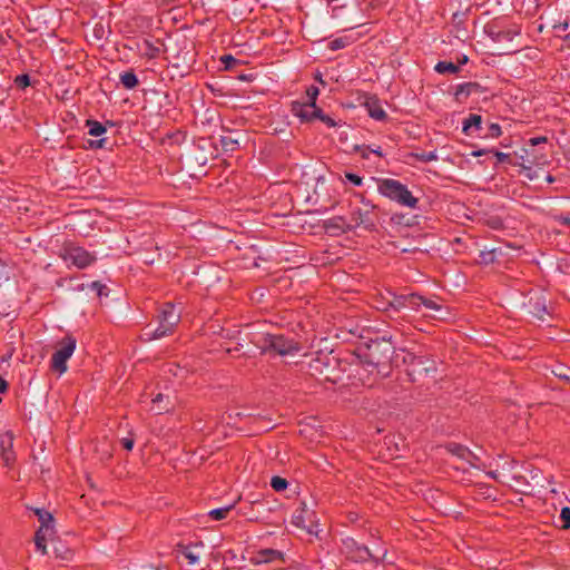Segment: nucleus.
<instances>
[{
	"label": "nucleus",
	"instance_id": "f257e3e1",
	"mask_svg": "<svg viewBox=\"0 0 570 570\" xmlns=\"http://www.w3.org/2000/svg\"><path fill=\"white\" fill-rule=\"evenodd\" d=\"M250 342L261 350L262 354L287 356L294 355L301 351L298 342L283 334L263 333L252 337Z\"/></svg>",
	"mask_w": 570,
	"mask_h": 570
},
{
	"label": "nucleus",
	"instance_id": "f03ea898",
	"mask_svg": "<svg viewBox=\"0 0 570 570\" xmlns=\"http://www.w3.org/2000/svg\"><path fill=\"white\" fill-rule=\"evenodd\" d=\"M158 326L155 330L147 327L144 335L146 340H159L171 335L180 322V313L173 303H164L157 314Z\"/></svg>",
	"mask_w": 570,
	"mask_h": 570
},
{
	"label": "nucleus",
	"instance_id": "7ed1b4c3",
	"mask_svg": "<svg viewBox=\"0 0 570 570\" xmlns=\"http://www.w3.org/2000/svg\"><path fill=\"white\" fill-rule=\"evenodd\" d=\"M341 551L347 560L361 564L362 570L376 569L381 561L366 546L358 543L351 537L342 539Z\"/></svg>",
	"mask_w": 570,
	"mask_h": 570
},
{
	"label": "nucleus",
	"instance_id": "20e7f679",
	"mask_svg": "<svg viewBox=\"0 0 570 570\" xmlns=\"http://www.w3.org/2000/svg\"><path fill=\"white\" fill-rule=\"evenodd\" d=\"M377 189L381 195L395 202L400 206L415 208L419 198L407 189V187L400 183V180H377Z\"/></svg>",
	"mask_w": 570,
	"mask_h": 570
},
{
	"label": "nucleus",
	"instance_id": "39448f33",
	"mask_svg": "<svg viewBox=\"0 0 570 570\" xmlns=\"http://www.w3.org/2000/svg\"><path fill=\"white\" fill-rule=\"evenodd\" d=\"M394 346L392 345V336L389 340L382 337V342H372L367 347V362L375 366H387L392 357Z\"/></svg>",
	"mask_w": 570,
	"mask_h": 570
},
{
	"label": "nucleus",
	"instance_id": "423d86ee",
	"mask_svg": "<svg viewBox=\"0 0 570 570\" xmlns=\"http://www.w3.org/2000/svg\"><path fill=\"white\" fill-rule=\"evenodd\" d=\"M77 341L72 336H65L59 343L56 352L51 356V370L63 374L68 366L67 362L76 350Z\"/></svg>",
	"mask_w": 570,
	"mask_h": 570
},
{
	"label": "nucleus",
	"instance_id": "0eeeda50",
	"mask_svg": "<svg viewBox=\"0 0 570 570\" xmlns=\"http://www.w3.org/2000/svg\"><path fill=\"white\" fill-rule=\"evenodd\" d=\"M548 139L544 136L533 137L528 140L525 147L522 148L521 155L519 156L520 161H515L514 165H519L524 169H531L533 165H540L544 163V155L535 151V147L541 144H547Z\"/></svg>",
	"mask_w": 570,
	"mask_h": 570
},
{
	"label": "nucleus",
	"instance_id": "6e6552de",
	"mask_svg": "<svg viewBox=\"0 0 570 570\" xmlns=\"http://www.w3.org/2000/svg\"><path fill=\"white\" fill-rule=\"evenodd\" d=\"M61 257L67 264L78 268H86L96 261V256L80 246L66 245L62 248Z\"/></svg>",
	"mask_w": 570,
	"mask_h": 570
},
{
	"label": "nucleus",
	"instance_id": "1a4fd4ad",
	"mask_svg": "<svg viewBox=\"0 0 570 570\" xmlns=\"http://www.w3.org/2000/svg\"><path fill=\"white\" fill-rule=\"evenodd\" d=\"M292 112L303 122H311L321 115V108L314 102H298L292 105Z\"/></svg>",
	"mask_w": 570,
	"mask_h": 570
},
{
	"label": "nucleus",
	"instance_id": "9d476101",
	"mask_svg": "<svg viewBox=\"0 0 570 570\" xmlns=\"http://www.w3.org/2000/svg\"><path fill=\"white\" fill-rule=\"evenodd\" d=\"M446 450L458 456L459 459L468 462L473 468H481V459L474 454L469 448L458 444V443H449L446 445Z\"/></svg>",
	"mask_w": 570,
	"mask_h": 570
},
{
	"label": "nucleus",
	"instance_id": "9b49d317",
	"mask_svg": "<svg viewBox=\"0 0 570 570\" xmlns=\"http://www.w3.org/2000/svg\"><path fill=\"white\" fill-rule=\"evenodd\" d=\"M323 227L332 236L342 235L353 229V226L342 216L331 217L323 222Z\"/></svg>",
	"mask_w": 570,
	"mask_h": 570
},
{
	"label": "nucleus",
	"instance_id": "f8f14e48",
	"mask_svg": "<svg viewBox=\"0 0 570 570\" xmlns=\"http://www.w3.org/2000/svg\"><path fill=\"white\" fill-rule=\"evenodd\" d=\"M313 512L306 509V504L302 503L299 508L295 510L292 515V523L301 529L306 530L308 533H313Z\"/></svg>",
	"mask_w": 570,
	"mask_h": 570
},
{
	"label": "nucleus",
	"instance_id": "ddd939ff",
	"mask_svg": "<svg viewBox=\"0 0 570 570\" xmlns=\"http://www.w3.org/2000/svg\"><path fill=\"white\" fill-rule=\"evenodd\" d=\"M0 454L6 465H10L14 461L13 434L9 431L0 436Z\"/></svg>",
	"mask_w": 570,
	"mask_h": 570
},
{
	"label": "nucleus",
	"instance_id": "4468645a",
	"mask_svg": "<svg viewBox=\"0 0 570 570\" xmlns=\"http://www.w3.org/2000/svg\"><path fill=\"white\" fill-rule=\"evenodd\" d=\"M204 543L203 541H197L189 544L178 543L177 544V551L181 553L187 560L190 566L198 563L199 561V552L197 550L203 549Z\"/></svg>",
	"mask_w": 570,
	"mask_h": 570
},
{
	"label": "nucleus",
	"instance_id": "2eb2a0df",
	"mask_svg": "<svg viewBox=\"0 0 570 570\" xmlns=\"http://www.w3.org/2000/svg\"><path fill=\"white\" fill-rule=\"evenodd\" d=\"M353 228L363 226L366 230H373L376 227L375 219L372 217L371 212L356 210L352 213L351 222Z\"/></svg>",
	"mask_w": 570,
	"mask_h": 570
},
{
	"label": "nucleus",
	"instance_id": "dca6fc26",
	"mask_svg": "<svg viewBox=\"0 0 570 570\" xmlns=\"http://www.w3.org/2000/svg\"><path fill=\"white\" fill-rule=\"evenodd\" d=\"M484 91V88L478 82H464L456 87L454 97L455 100L462 102V97L466 98L471 95H479Z\"/></svg>",
	"mask_w": 570,
	"mask_h": 570
},
{
	"label": "nucleus",
	"instance_id": "f3484780",
	"mask_svg": "<svg viewBox=\"0 0 570 570\" xmlns=\"http://www.w3.org/2000/svg\"><path fill=\"white\" fill-rule=\"evenodd\" d=\"M391 299H386V302H382L380 305H377V308L382 311H400L404 307H406L407 303V295H395L390 293Z\"/></svg>",
	"mask_w": 570,
	"mask_h": 570
},
{
	"label": "nucleus",
	"instance_id": "a211bd4d",
	"mask_svg": "<svg viewBox=\"0 0 570 570\" xmlns=\"http://www.w3.org/2000/svg\"><path fill=\"white\" fill-rule=\"evenodd\" d=\"M368 115L375 120L386 119V112L383 110L380 101L375 97H368L364 104Z\"/></svg>",
	"mask_w": 570,
	"mask_h": 570
},
{
	"label": "nucleus",
	"instance_id": "6ab92c4d",
	"mask_svg": "<svg viewBox=\"0 0 570 570\" xmlns=\"http://www.w3.org/2000/svg\"><path fill=\"white\" fill-rule=\"evenodd\" d=\"M171 403L169 401V396L168 395H164L163 393H158L154 399H153V411L156 413V414H161V413H165V412H168L170 409H171Z\"/></svg>",
	"mask_w": 570,
	"mask_h": 570
},
{
	"label": "nucleus",
	"instance_id": "aec40b11",
	"mask_svg": "<svg viewBox=\"0 0 570 570\" xmlns=\"http://www.w3.org/2000/svg\"><path fill=\"white\" fill-rule=\"evenodd\" d=\"M482 125V117L476 114H470L469 117L463 121V132L470 135V129L480 130Z\"/></svg>",
	"mask_w": 570,
	"mask_h": 570
},
{
	"label": "nucleus",
	"instance_id": "412c9836",
	"mask_svg": "<svg viewBox=\"0 0 570 570\" xmlns=\"http://www.w3.org/2000/svg\"><path fill=\"white\" fill-rule=\"evenodd\" d=\"M35 514L38 517L40 527H46L53 530L55 519L52 514L46 509L36 508L33 509Z\"/></svg>",
	"mask_w": 570,
	"mask_h": 570
},
{
	"label": "nucleus",
	"instance_id": "4be33fe9",
	"mask_svg": "<svg viewBox=\"0 0 570 570\" xmlns=\"http://www.w3.org/2000/svg\"><path fill=\"white\" fill-rule=\"evenodd\" d=\"M258 562H273L283 559V553L274 549H265L258 553Z\"/></svg>",
	"mask_w": 570,
	"mask_h": 570
},
{
	"label": "nucleus",
	"instance_id": "5701e85b",
	"mask_svg": "<svg viewBox=\"0 0 570 570\" xmlns=\"http://www.w3.org/2000/svg\"><path fill=\"white\" fill-rule=\"evenodd\" d=\"M53 553L56 558L61 559L63 561H70L73 557L72 550L61 543H57L53 546Z\"/></svg>",
	"mask_w": 570,
	"mask_h": 570
},
{
	"label": "nucleus",
	"instance_id": "b1692460",
	"mask_svg": "<svg viewBox=\"0 0 570 570\" xmlns=\"http://www.w3.org/2000/svg\"><path fill=\"white\" fill-rule=\"evenodd\" d=\"M219 144L224 151H235L239 145V139L232 136H222Z\"/></svg>",
	"mask_w": 570,
	"mask_h": 570
},
{
	"label": "nucleus",
	"instance_id": "393cba45",
	"mask_svg": "<svg viewBox=\"0 0 570 570\" xmlns=\"http://www.w3.org/2000/svg\"><path fill=\"white\" fill-rule=\"evenodd\" d=\"M120 82L126 89H132L138 85V79L134 71H126L120 75Z\"/></svg>",
	"mask_w": 570,
	"mask_h": 570
},
{
	"label": "nucleus",
	"instance_id": "a878e982",
	"mask_svg": "<svg viewBox=\"0 0 570 570\" xmlns=\"http://www.w3.org/2000/svg\"><path fill=\"white\" fill-rule=\"evenodd\" d=\"M86 126L90 136L99 137L106 132V127L97 120H87Z\"/></svg>",
	"mask_w": 570,
	"mask_h": 570
},
{
	"label": "nucleus",
	"instance_id": "bb28decb",
	"mask_svg": "<svg viewBox=\"0 0 570 570\" xmlns=\"http://www.w3.org/2000/svg\"><path fill=\"white\" fill-rule=\"evenodd\" d=\"M435 70L439 73H445V72L456 73L460 70V67H459V65H455L451 61H440L436 63Z\"/></svg>",
	"mask_w": 570,
	"mask_h": 570
},
{
	"label": "nucleus",
	"instance_id": "cd10ccee",
	"mask_svg": "<svg viewBox=\"0 0 570 570\" xmlns=\"http://www.w3.org/2000/svg\"><path fill=\"white\" fill-rule=\"evenodd\" d=\"M232 509H233L232 504L223 507V508L213 509L208 512V517L212 518L213 520H217V521L224 520L227 518V515Z\"/></svg>",
	"mask_w": 570,
	"mask_h": 570
},
{
	"label": "nucleus",
	"instance_id": "c85d7f7f",
	"mask_svg": "<svg viewBox=\"0 0 570 570\" xmlns=\"http://www.w3.org/2000/svg\"><path fill=\"white\" fill-rule=\"evenodd\" d=\"M422 306H425L426 308L433 309L436 312H444L442 315L438 316V318H440V320H444L446 317V315H449V312L446 311V308L443 307L442 305L438 304L435 301L423 297Z\"/></svg>",
	"mask_w": 570,
	"mask_h": 570
},
{
	"label": "nucleus",
	"instance_id": "c756f323",
	"mask_svg": "<svg viewBox=\"0 0 570 570\" xmlns=\"http://www.w3.org/2000/svg\"><path fill=\"white\" fill-rule=\"evenodd\" d=\"M406 307H410L414 311H419V308L423 304V297L416 293L407 294V303Z\"/></svg>",
	"mask_w": 570,
	"mask_h": 570
},
{
	"label": "nucleus",
	"instance_id": "7c9ffc66",
	"mask_svg": "<svg viewBox=\"0 0 570 570\" xmlns=\"http://www.w3.org/2000/svg\"><path fill=\"white\" fill-rule=\"evenodd\" d=\"M550 217L563 226H570V213L551 212Z\"/></svg>",
	"mask_w": 570,
	"mask_h": 570
},
{
	"label": "nucleus",
	"instance_id": "2f4dec72",
	"mask_svg": "<svg viewBox=\"0 0 570 570\" xmlns=\"http://www.w3.org/2000/svg\"><path fill=\"white\" fill-rule=\"evenodd\" d=\"M53 533L52 529L46 527H39L35 534V542L47 541V539Z\"/></svg>",
	"mask_w": 570,
	"mask_h": 570
},
{
	"label": "nucleus",
	"instance_id": "473e14b6",
	"mask_svg": "<svg viewBox=\"0 0 570 570\" xmlns=\"http://www.w3.org/2000/svg\"><path fill=\"white\" fill-rule=\"evenodd\" d=\"M287 485H288V482L284 478L276 475V476H273L271 480V487L277 492L286 490Z\"/></svg>",
	"mask_w": 570,
	"mask_h": 570
},
{
	"label": "nucleus",
	"instance_id": "72a5a7b5",
	"mask_svg": "<svg viewBox=\"0 0 570 570\" xmlns=\"http://www.w3.org/2000/svg\"><path fill=\"white\" fill-rule=\"evenodd\" d=\"M560 520L562 521V529L570 528V508L569 507H564L561 509Z\"/></svg>",
	"mask_w": 570,
	"mask_h": 570
},
{
	"label": "nucleus",
	"instance_id": "f704fd0d",
	"mask_svg": "<svg viewBox=\"0 0 570 570\" xmlns=\"http://www.w3.org/2000/svg\"><path fill=\"white\" fill-rule=\"evenodd\" d=\"M14 83L18 88L24 89L30 85V78L28 75H19L14 79Z\"/></svg>",
	"mask_w": 570,
	"mask_h": 570
},
{
	"label": "nucleus",
	"instance_id": "c9c22d12",
	"mask_svg": "<svg viewBox=\"0 0 570 570\" xmlns=\"http://www.w3.org/2000/svg\"><path fill=\"white\" fill-rule=\"evenodd\" d=\"M318 94H320V90L316 86H309L307 89H306V96L308 98V100L306 102H314L316 104V99L318 97Z\"/></svg>",
	"mask_w": 570,
	"mask_h": 570
},
{
	"label": "nucleus",
	"instance_id": "e433bc0d",
	"mask_svg": "<svg viewBox=\"0 0 570 570\" xmlns=\"http://www.w3.org/2000/svg\"><path fill=\"white\" fill-rule=\"evenodd\" d=\"M553 374L561 379V380H564L567 382H570V374H569V370L562 367V366H558L556 370L552 371Z\"/></svg>",
	"mask_w": 570,
	"mask_h": 570
},
{
	"label": "nucleus",
	"instance_id": "4c0bfd02",
	"mask_svg": "<svg viewBox=\"0 0 570 570\" xmlns=\"http://www.w3.org/2000/svg\"><path fill=\"white\" fill-rule=\"evenodd\" d=\"M346 46V39L345 38H336L332 40L328 45V48L331 50H338Z\"/></svg>",
	"mask_w": 570,
	"mask_h": 570
},
{
	"label": "nucleus",
	"instance_id": "58836bf2",
	"mask_svg": "<svg viewBox=\"0 0 570 570\" xmlns=\"http://www.w3.org/2000/svg\"><path fill=\"white\" fill-rule=\"evenodd\" d=\"M502 134V130H501V127L498 125V124H491L488 128V136L492 137V138H498L499 136H501Z\"/></svg>",
	"mask_w": 570,
	"mask_h": 570
},
{
	"label": "nucleus",
	"instance_id": "ea45409f",
	"mask_svg": "<svg viewBox=\"0 0 570 570\" xmlns=\"http://www.w3.org/2000/svg\"><path fill=\"white\" fill-rule=\"evenodd\" d=\"M91 288L95 289L97 292V294L99 296H102V295H107L108 294V288L106 285L99 283V282H94L91 284Z\"/></svg>",
	"mask_w": 570,
	"mask_h": 570
},
{
	"label": "nucleus",
	"instance_id": "a19ab883",
	"mask_svg": "<svg viewBox=\"0 0 570 570\" xmlns=\"http://www.w3.org/2000/svg\"><path fill=\"white\" fill-rule=\"evenodd\" d=\"M120 444L122 445L124 449H126L127 451H131L132 448H134V444H135V440L132 436H125L122 439H120Z\"/></svg>",
	"mask_w": 570,
	"mask_h": 570
},
{
	"label": "nucleus",
	"instance_id": "79ce46f5",
	"mask_svg": "<svg viewBox=\"0 0 570 570\" xmlns=\"http://www.w3.org/2000/svg\"><path fill=\"white\" fill-rule=\"evenodd\" d=\"M494 156H495L498 163L509 161V163H511L513 165L515 163V161H512V157H511L510 154H505V153H501V151H495Z\"/></svg>",
	"mask_w": 570,
	"mask_h": 570
},
{
	"label": "nucleus",
	"instance_id": "37998d69",
	"mask_svg": "<svg viewBox=\"0 0 570 570\" xmlns=\"http://www.w3.org/2000/svg\"><path fill=\"white\" fill-rule=\"evenodd\" d=\"M317 119H320L321 121L326 124L328 127L336 126V121L333 118H331L330 116L324 115L322 110H321V115L317 117Z\"/></svg>",
	"mask_w": 570,
	"mask_h": 570
},
{
	"label": "nucleus",
	"instance_id": "c03bdc74",
	"mask_svg": "<svg viewBox=\"0 0 570 570\" xmlns=\"http://www.w3.org/2000/svg\"><path fill=\"white\" fill-rule=\"evenodd\" d=\"M222 62L225 63L226 68H230L233 63L236 62V59L230 55H225L220 58Z\"/></svg>",
	"mask_w": 570,
	"mask_h": 570
},
{
	"label": "nucleus",
	"instance_id": "a18cd8bd",
	"mask_svg": "<svg viewBox=\"0 0 570 570\" xmlns=\"http://www.w3.org/2000/svg\"><path fill=\"white\" fill-rule=\"evenodd\" d=\"M494 249L488 253L482 252L481 257L484 263H492L494 261Z\"/></svg>",
	"mask_w": 570,
	"mask_h": 570
},
{
	"label": "nucleus",
	"instance_id": "49530a36",
	"mask_svg": "<svg viewBox=\"0 0 570 570\" xmlns=\"http://www.w3.org/2000/svg\"><path fill=\"white\" fill-rule=\"evenodd\" d=\"M415 156H416L417 158H420L421 160H423V161H430V160H432V159H435V158H436L435 154H434V153H432V151H431V153H423V154H421V155L416 154Z\"/></svg>",
	"mask_w": 570,
	"mask_h": 570
},
{
	"label": "nucleus",
	"instance_id": "de8ad7c7",
	"mask_svg": "<svg viewBox=\"0 0 570 570\" xmlns=\"http://www.w3.org/2000/svg\"><path fill=\"white\" fill-rule=\"evenodd\" d=\"M489 225L493 229H500L502 227V222L500 218L493 217V218L489 219Z\"/></svg>",
	"mask_w": 570,
	"mask_h": 570
},
{
	"label": "nucleus",
	"instance_id": "09e8293b",
	"mask_svg": "<svg viewBox=\"0 0 570 570\" xmlns=\"http://www.w3.org/2000/svg\"><path fill=\"white\" fill-rule=\"evenodd\" d=\"M106 139H99V140H90L89 145L92 148H102L105 146Z\"/></svg>",
	"mask_w": 570,
	"mask_h": 570
},
{
	"label": "nucleus",
	"instance_id": "8fccbe9b",
	"mask_svg": "<svg viewBox=\"0 0 570 570\" xmlns=\"http://www.w3.org/2000/svg\"><path fill=\"white\" fill-rule=\"evenodd\" d=\"M35 544L38 551H40L42 554H47V541L35 542Z\"/></svg>",
	"mask_w": 570,
	"mask_h": 570
},
{
	"label": "nucleus",
	"instance_id": "3c124183",
	"mask_svg": "<svg viewBox=\"0 0 570 570\" xmlns=\"http://www.w3.org/2000/svg\"><path fill=\"white\" fill-rule=\"evenodd\" d=\"M8 390L7 381L0 375V392L3 393Z\"/></svg>",
	"mask_w": 570,
	"mask_h": 570
},
{
	"label": "nucleus",
	"instance_id": "603ef678",
	"mask_svg": "<svg viewBox=\"0 0 570 570\" xmlns=\"http://www.w3.org/2000/svg\"><path fill=\"white\" fill-rule=\"evenodd\" d=\"M361 149V153H362V157L366 158L367 157V153L371 151V153H374V154H377V155H381V153L379 150H367V148H360Z\"/></svg>",
	"mask_w": 570,
	"mask_h": 570
},
{
	"label": "nucleus",
	"instance_id": "864d4df0",
	"mask_svg": "<svg viewBox=\"0 0 570 570\" xmlns=\"http://www.w3.org/2000/svg\"><path fill=\"white\" fill-rule=\"evenodd\" d=\"M466 61H468V57L466 56H462V58L459 59V63L460 65H464V63H466Z\"/></svg>",
	"mask_w": 570,
	"mask_h": 570
},
{
	"label": "nucleus",
	"instance_id": "5fc2aeb1",
	"mask_svg": "<svg viewBox=\"0 0 570 570\" xmlns=\"http://www.w3.org/2000/svg\"><path fill=\"white\" fill-rule=\"evenodd\" d=\"M483 154H485V150H483V149L478 150V151H473V153H472V155H473V156H476V157H478V156H481V155H483Z\"/></svg>",
	"mask_w": 570,
	"mask_h": 570
},
{
	"label": "nucleus",
	"instance_id": "6e6d98bb",
	"mask_svg": "<svg viewBox=\"0 0 570 570\" xmlns=\"http://www.w3.org/2000/svg\"><path fill=\"white\" fill-rule=\"evenodd\" d=\"M345 178L351 179V178H360V177L357 175H355V174L347 173L345 175Z\"/></svg>",
	"mask_w": 570,
	"mask_h": 570
},
{
	"label": "nucleus",
	"instance_id": "4d7b16f0",
	"mask_svg": "<svg viewBox=\"0 0 570 570\" xmlns=\"http://www.w3.org/2000/svg\"><path fill=\"white\" fill-rule=\"evenodd\" d=\"M554 28H562V30H567L568 29V22H564L561 26H556Z\"/></svg>",
	"mask_w": 570,
	"mask_h": 570
},
{
	"label": "nucleus",
	"instance_id": "13d9d810",
	"mask_svg": "<svg viewBox=\"0 0 570 570\" xmlns=\"http://www.w3.org/2000/svg\"><path fill=\"white\" fill-rule=\"evenodd\" d=\"M355 186H361L363 180H350Z\"/></svg>",
	"mask_w": 570,
	"mask_h": 570
},
{
	"label": "nucleus",
	"instance_id": "bf43d9fd",
	"mask_svg": "<svg viewBox=\"0 0 570 570\" xmlns=\"http://www.w3.org/2000/svg\"><path fill=\"white\" fill-rule=\"evenodd\" d=\"M157 52H158V48H154L153 49V53L150 55V57H154Z\"/></svg>",
	"mask_w": 570,
	"mask_h": 570
},
{
	"label": "nucleus",
	"instance_id": "052dcab7",
	"mask_svg": "<svg viewBox=\"0 0 570 570\" xmlns=\"http://www.w3.org/2000/svg\"><path fill=\"white\" fill-rule=\"evenodd\" d=\"M315 78H316L317 80H320L321 82H323L321 75H317Z\"/></svg>",
	"mask_w": 570,
	"mask_h": 570
}]
</instances>
